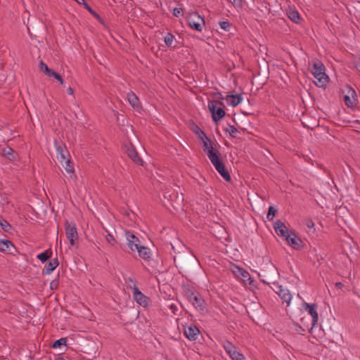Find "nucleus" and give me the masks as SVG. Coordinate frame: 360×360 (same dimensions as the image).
Listing matches in <instances>:
<instances>
[{"label": "nucleus", "instance_id": "nucleus-1", "mask_svg": "<svg viewBox=\"0 0 360 360\" xmlns=\"http://www.w3.org/2000/svg\"><path fill=\"white\" fill-rule=\"evenodd\" d=\"M203 151L206 153L210 160L221 176L227 182L231 181V176L221 159L220 152L213 146H209L206 143L202 146Z\"/></svg>", "mask_w": 360, "mask_h": 360}, {"label": "nucleus", "instance_id": "nucleus-2", "mask_svg": "<svg viewBox=\"0 0 360 360\" xmlns=\"http://www.w3.org/2000/svg\"><path fill=\"white\" fill-rule=\"evenodd\" d=\"M162 205L172 213L184 210V197L172 188H166L163 191Z\"/></svg>", "mask_w": 360, "mask_h": 360}, {"label": "nucleus", "instance_id": "nucleus-3", "mask_svg": "<svg viewBox=\"0 0 360 360\" xmlns=\"http://www.w3.org/2000/svg\"><path fill=\"white\" fill-rule=\"evenodd\" d=\"M258 276L260 281L264 284H272L274 286L278 284L276 279L279 276V273L276 266L270 261L262 265Z\"/></svg>", "mask_w": 360, "mask_h": 360}, {"label": "nucleus", "instance_id": "nucleus-4", "mask_svg": "<svg viewBox=\"0 0 360 360\" xmlns=\"http://www.w3.org/2000/svg\"><path fill=\"white\" fill-rule=\"evenodd\" d=\"M276 234L283 237L288 244L295 250H300L304 245L303 241L294 231L288 230V226H273Z\"/></svg>", "mask_w": 360, "mask_h": 360}, {"label": "nucleus", "instance_id": "nucleus-5", "mask_svg": "<svg viewBox=\"0 0 360 360\" xmlns=\"http://www.w3.org/2000/svg\"><path fill=\"white\" fill-rule=\"evenodd\" d=\"M311 72L317 79L314 84L319 87H325L328 82V76L326 73L325 66L320 60L314 61L312 64Z\"/></svg>", "mask_w": 360, "mask_h": 360}, {"label": "nucleus", "instance_id": "nucleus-6", "mask_svg": "<svg viewBox=\"0 0 360 360\" xmlns=\"http://www.w3.org/2000/svg\"><path fill=\"white\" fill-rule=\"evenodd\" d=\"M224 108V104L221 101H209L208 109L215 124H217L226 115Z\"/></svg>", "mask_w": 360, "mask_h": 360}, {"label": "nucleus", "instance_id": "nucleus-7", "mask_svg": "<svg viewBox=\"0 0 360 360\" xmlns=\"http://www.w3.org/2000/svg\"><path fill=\"white\" fill-rule=\"evenodd\" d=\"M187 25L193 30L201 32L205 21L204 17L199 15L198 12H191L186 17Z\"/></svg>", "mask_w": 360, "mask_h": 360}, {"label": "nucleus", "instance_id": "nucleus-8", "mask_svg": "<svg viewBox=\"0 0 360 360\" xmlns=\"http://www.w3.org/2000/svg\"><path fill=\"white\" fill-rule=\"evenodd\" d=\"M123 147L125 148V153L127 156L136 165H143V160L139 155L136 148L131 141L124 142Z\"/></svg>", "mask_w": 360, "mask_h": 360}, {"label": "nucleus", "instance_id": "nucleus-9", "mask_svg": "<svg viewBox=\"0 0 360 360\" xmlns=\"http://www.w3.org/2000/svg\"><path fill=\"white\" fill-rule=\"evenodd\" d=\"M302 307L308 312L309 314L311 315L312 318L311 327V329H312L314 327L317 326L319 321V314L317 312L318 304L316 303L309 304L304 302L302 303Z\"/></svg>", "mask_w": 360, "mask_h": 360}, {"label": "nucleus", "instance_id": "nucleus-10", "mask_svg": "<svg viewBox=\"0 0 360 360\" xmlns=\"http://www.w3.org/2000/svg\"><path fill=\"white\" fill-rule=\"evenodd\" d=\"M352 223V216L349 211L345 208H340L336 212V224L337 225H347Z\"/></svg>", "mask_w": 360, "mask_h": 360}, {"label": "nucleus", "instance_id": "nucleus-11", "mask_svg": "<svg viewBox=\"0 0 360 360\" xmlns=\"http://www.w3.org/2000/svg\"><path fill=\"white\" fill-rule=\"evenodd\" d=\"M191 130L197 136V138L202 141V146L206 143L209 146H213L214 142L206 136L205 133L197 124L193 123Z\"/></svg>", "mask_w": 360, "mask_h": 360}, {"label": "nucleus", "instance_id": "nucleus-12", "mask_svg": "<svg viewBox=\"0 0 360 360\" xmlns=\"http://www.w3.org/2000/svg\"><path fill=\"white\" fill-rule=\"evenodd\" d=\"M184 333L188 340L191 341H195L198 339L200 331L195 325L191 324L190 326L184 327Z\"/></svg>", "mask_w": 360, "mask_h": 360}, {"label": "nucleus", "instance_id": "nucleus-13", "mask_svg": "<svg viewBox=\"0 0 360 360\" xmlns=\"http://www.w3.org/2000/svg\"><path fill=\"white\" fill-rule=\"evenodd\" d=\"M133 296L136 303L145 308L148 307L151 302L150 299L141 292L139 288L134 289Z\"/></svg>", "mask_w": 360, "mask_h": 360}, {"label": "nucleus", "instance_id": "nucleus-14", "mask_svg": "<svg viewBox=\"0 0 360 360\" xmlns=\"http://www.w3.org/2000/svg\"><path fill=\"white\" fill-rule=\"evenodd\" d=\"M45 29V25L42 20H37L36 21H32L30 22V24L27 26V30L31 36H32V34H34V37L37 36V34H39L43 32L44 30Z\"/></svg>", "mask_w": 360, "mask_h": 360}, {"label": "nucleus", "instance_id": "nucleus-15", "mask_svg": "<svg viewBox=\"0 0 360 360\" xmlns=\"http://www.w3.org/2000/svg\"><path fill=\"white\" fill-rule=\"evenodd\" d=\"M65 234L71 246L76 245L79 240L78 233L76 226H66Z\"/></svg>", "mask_w": 360, "mask_h": 360}, {"label": "nucleus", "instance_id": "nucleus-16", "mask_svg": "<svg viewBox=\"0 0 360 360\" xmlns=\"http://www.w3.org/2000/svg\"><path fill=\"white\" fill-rule=\"evenodd\" d=\"M271 288L278 294L281 298L286 303L289 304L292 298V296L288 290H284L281 285L277 284L274 287Z\"/></svg>", "mask_w": 360, "mask_h": 360}, {"label": "nucleus", "instance_id": "nucleus-17", "mask_svg": "<svg viewBox=\"0 0 360 360\" xmlns=\"http://www.w3.org/2000/svg\"><path fill=\"white\" fill-rule=\"evenodd\" d=\"M0 154L11 162H14L18 156V153L9 146L1 149Z\"/></svg>", "mask_w": 360, "mask_h": 360}, {"label": "nucleus", "instance_id": "nucleus-18", "mask_svg": "<svg viewBox=\"0 0 360 360\" xmlns=\"http://www.w3.org/2000/svg\"><path fill=\"white\" fill-rule=\"evenodd\" d=\"M56 154L58 159H59L60 163L63 166V161L67 160L70 157V153L68 150L66 149V147H63L62 146L60 145L56 146Z\"/></svg>", "mask_w": 360, "mask_h": 360}, {"label": "nucleus", "instance_id": "nucleus-19", "mask_svg": "<svg viewBox=\"0 0 360 360\" xmlns=\"http://www.w3.org/2000/svg\"><path fill=\"white\" fill-rule=\"evenodd\" d=\"M59 265V261L57 257L51 259L44 267L42 271V275H49Z\"/></svg>", "mask_w": 360, "mask_h": 360}, {"label": "nucleus", "instance_id": "nucleus-20", "mask_svg": "<svg viewBox=\"0 0 360 360\" xmlns=\"http://www.w3.org/2000/svg\"><path fill=\"white\" fill-rule=\"evenodd\" d=\"M135 249L138 251L139 255L145 260H149L150 258V250L148 248L135 244Z\"/></svg>", "mask_w": 360, "mask_h": 360}, {"label": "nucleus", "instance_id": "nucleus-21", "mask_svg": "<svg viewBox=\"0 0 360 360\" xmlns=\"http://www.w3.org/2000/svg\"><path fill=\"white\" fill-rule=\"evenodd\" d=\"M164 41L167 46L170 49L179 48L178 41L174 40V36L171 32H167L164 37Z\"/></svg>", "mask_w": 360, "mask_h": 360}, {"label": "nucleus", "instance_id": "nucleus-22", "mask_svg": "<svg viewBox=\"0 0 360 360\" xmlns=\"http://www.w3.org/2000/svg\"><path fill=\"white\" fill-rule=\"evenodd\" d=\"M193 305L200 310L202 311L205 309L206 303L202 296L198 292L194 297L193 300L191 301Z\"/></svg>", "mask_w": 360, "mask_h": 360}, {"label": "nucleus", "instance_id": "nucleus-23", "mask_svg": "<svg viewBox=\"0 0 360 360\" xmlns=\"http://www.w3.org/2000/svg\"><path fill=\"white\" fill-rule=\"evenodd\" d=\"M287 15L290 20L297 24L301 23L302 20V18H301L299 12L295 9H292V8H289V9L287 11Z\"/></svg>", "mask_w": 360, "mask_h": 360}, {"label": "nucleus", "instance_id": "nucleus-24", "mask_svg": "<svg viewBox=\"0 0 360 360\" xmlns=\"http://www.w3.org/2000/svg\"><path fill=\"white\" fill-rule=\"evenodd\" d=\"M235 267L237 269V271H234L235 274L238 273V275H240L242 278V279L245 281H249V284L252 285V283H254V280L250 277V274L248 271L245 270L242 267H239L238 266L235 265Z\"/></svg>", "mask_w": 360, "mask_h": 360}, {"label": "nucleus", "instance_id": "nucleus-25", "mask_svg": "<svg viewBox=\"0 0 360 360\" xmlns=\"http://www.w3.org/2000/svg\"><path fill=\"white\" fill-rule=\"evenodd\" d=\"M127 100L134 109H138L141 107L139 99L134 92L131 91L127 94Z\"/></svg>", "mask_w": 360, "mask_h": 360}, {"label": "nucleus", "instance_id": "nucleus-26", "mask_svg": "<svg viewBox=\"0 0 360 360\" xmlns=\"http://www.w3.org/2000/svg\"><path fill=\"white\" fill-rule=\"evenodd\" d=\"M127 235L128 240L127 245L132 251H134V250H136L135 244H140V240L135 235L129 232H127Z\"/></svg>", "mask_w": 360, "mask_h": 360}, {"label": "nucleus", "instance_id": "nucleus-27", "mask_svg": "<svg viewBox=\"0 0 360 360\" xmlns=\"http://www.w3.org/2000/svg\"><path fill=\"white\" fill-rule=\"evenodd\" d=\"M11 247H14L11 240L1 239L0 240V251L3 252L11 253Z\"/></svg>", "mask_w": 360, "mask_h": 360}, {"label": "nucleus", "instance_id": "nucleus-28", "mask_svg": "<svg viewBox=\"0 0 360 360\" xmlns=\"http://www.w3.org/2000/svg\"><path fill=\"white\" fill-rule=\"evenodd\" d=\"M52 250L51 248L37 255V258L42 263H45L52 257Z\"/></svg>", "mask_w": 360, "mask_h": 360}, {"label": "nucleus", "instance_id": "nucleus-29", "mask_svg": "<svg viewBox=\"0 0 360 360\" xmlns=\"http://www.w3.org/2000/svg\"><path fill=\"white\" fill-rule=\"evenodd\" d=\"M196 262H197V259H196L195 257H186L182 258L179 262H180V265L183 268L188 269L189 266L187 264V263H189V264H192L193 266H195Z\"/></svg>", "mask_w": 360, "mask_h": 360}, {"label": "nucleus", "instance_id": "nucleus-30", "mask_svg": "<svg viewBox=\"0 0 360 360\" xmlns=\"http://www.w3.org/2000/svg\"><path fill=\"white\" fill-rule=\"evenodd\" d=\"M39 68L40 71L44 72L46 75L51 77V75L52 74L53 70L49 68L48 65L43 61L40 60L39 63Z\"/></svg>", "mask_w": 360, "mask_h": 360}, {"label": "nucleus", "instance_id": "nucleus-31", "mask_svg": "<svg viewBox=\"0 0 360 360\" xmlns=\"http://www.w3.org/2000/svg\"><path fill=\"white\" fill-rule=\"evenodd\" d=\"M125 283L127 285V287L129 289L133 290V292H134V289L139 288L137 287V281L136 278L132 277H128L124 278Z\"/></svg>", "mask_w": 360, "mask_h": 360}, {"label": "nucleus", "instance_id": "nucleus-32", "mask_svg": "<svg viewBox=\"0 0 360 360\" xmlns=\"http://www.w3.org/2000/svg\"><path fill=\"white\" fill-rule=\"evenodd\" d=\"M67 341H68V338H61L54 341L52 343L51 347L56 349V348H60L62 346H66Z\"/></svg>", "mask_w": 360, "mask_h": 360}, {"label": "nucleus", "instance_id": "nucleus-33", "mask_svg": "<svg viewBox=\"0 0 360 360\" xmlns=\"http://www.w3.org/2000/svg\"><path fill=\"white\" fill-rule=\"evenodd\" d=\"M243 96L241 94H233L231 99V106L236 107L243 102Z\"/></svg>", "mask_w": 360, "mask_h": 360}, {"label": "nucleus", "instance_id": "nucleus-34", "mask_svg": "<svg viewBox=\"0 0 360 360\" xmlns=\"http://www.w3.org/2000/svg\"><path fill=\"white\" fill-rule=\"evenodd\" d=\"M224 348L225 351L231 356L233 354V352L236 351V347L229 341H226L224 344Z\"/></svg>", "mask_w": 360, "mask_h": 360}, {"label": "nucleus", "instance_id": "nucleus-35", "mask_svg": "<svg viewBox=\"0 0 360 360\" xmlns=\"http://www.w3.org/2000/svg\"><path fill=\"white\" fill-rule=\"evenodd\" d=\"M85 9H86L96 19H97L99 22H103L102 18L100 16L98 13H97L94 10L91 8V7L86 3L84 5Z\"/></svg>", "mask_w": 360, "mask_h": 360}, {"label": "nucleus", "instance_id": "nucleus-36", "mask_svg": "<svg viewBox=\"0 0 360 360\" xmlns=\"http://www.w3.org/2000/svg\"><path fill=\"white\" fill-rule=\"evenodd\" d=\"M185 296L186 298L191 302L192 300H193L195 295H197L198 292L193 290V289L190 288H186L184 290Z\"/></svg>", "mask_w": 360, "mask_h": 360}, {"label": "nucleus", "instance_id": "nucleus-37", "mask_svg": "<svg viewBox=\"0 0 360 360\" xmlns=\"http://www.w3.org/2000/svg\"><path fill=\"white\" fill-rule=\"evenodd\" d=\"M65 164V169L68 173H74L75 169L72 162L70 158L63 161Z\"/></svg>", "mask_w": 360, "mask_h": 360}, {"label": "nucleus", "instance_id": "nucleus-38", "mask_svg": "<svg viewBox=\"0 0 360 360\" xmlns=\"http://www.w3.org/2000/svg\"><path fill=\"white\" fill-rule=\"evenodd\" d=\"M219 233L220 234V236L219 237V238L220 240L224 239L225 240L229 241V236H225V235L228 234V232L226 229V226H220L219 230Z\"/></svg>", "mask_w": 360, "mask_h": 360}, {"label": "nucleus", "instance_id": "nucleus-39", "mask_svg": "<svg viewBox=\"0 0 360 360\" xmlns=\"http://www.w3.org/2000/svg\"><path fill=\"white\" fill-rule=\"evenodd\" d=\"M277 212H278L277 209H276L274 206H270L269 207L268 212H267V216H266L267 219L269 221L273 220V219L276 216Z\"/></svg>", "mask_w": 360, "mask_h": 360}, {"label": "nucleus", "instance_id": "nucleus-40", "mask_svg": "<svg viewBox=\"0 0 360 360\" xmlns=\"http://www.w3.org/2000/svg\"><path fill=\"white\" fill-rule=\"evenodd\" d=\"M125 216L131 221H134V224H138L139 222L137 221V219L139 217L134 212H126Z\"/></svg>", "mask_w": 360, "mask_h": 360}, {"label": "nucleus", "instance_id": "nucleus-41", "mask_svg": "<svg viewBox=\"0 0 360 360\" xmlns=\"http://www.w3.org/2000/svg\"><path fill=\"white\" fill-rule=\"evenodd\" d=\"M219 24L220 27L226 32L230 31V29L232 27V24L230 23L229 21H220Z\"/></svg>", "mask_w": 360, "mask_h": 360}, {"label": "nucleus", "instance_id": "nucleus-42", "mask_svg": "<svg viewBox=\"0 0 360 360\" xmlns=\"http://www.w3.org/2000/svg\"><path fill=\"white\" fill-rule=\"evenodd\" d=\"M210 96L214 98L212 101H224V96L219 91L212 92Z\"/></svg>", "mask_w": 360, "mask_h": 360}, {"label": "nucleus", "instance_id": "nucleus-43", "mask_svg": "<svg viewBox=\"0 0 360 360\" xmlns=\"http://www.w3.org/2000/svg\"><path fill=\"white\" fill-rule=\"evenodd\" d=\"M232 360H245L244 356L237 350L230 356Z\"/></svg>", "mask_w": 360, "mask_h": 360}, {"label": "nucleus", "instance_id": "nucleus-44", "mask_svg": "<svg viewBox=\"0 0 360 360\" xmlns=\"http://www.w3.org/2000/svg\"><path fill=\"white\" fill-rule=\"evenodd\" d=\"M51 77H53L55 79H56L60 84H63L64 80L62 77V76L56 72V71H53L52 74L51 75Z\"/></svg>", "mask_w": 360, "mask_h": 360}, {"label": "nucleus", "instance_id": "nucleus-45", "mask_svg": "<svg viewBox=\"0 0 360 360\" xmlns=\"http://www.w3.org/2000/svg\"><path fill=\"white\" fill-rule=\"evenodd\" d=\"M344 102L345 105L349 108H352L354 105H356L355 103L351 100L348 95L345 96Z\"/></svg>", "mask_w": 360, "mask_h": 360}, {"label": "nucleus", "instance_id": "nucleus-46", "mask_svg": "<svg viewBox=\"0 0 360 360\" xmlns=\"http://www.w3.org/2000/svg\"><path fill=\"white\" fill-rule=\"evenodd\" d=\"M229 128L226 129V131H228L232 137L235 138V134L238 132L237 128L235 127L233 125H229Z\"/></svg>", "mask_w": 360, "mask_h": 360}, {"label": "nucleus", "instance_id": "nucleus-47", "mask_svg": "<svg viewBox=\"0 0 360 360\" xmlns=\"http://www.w3.org/2000/svg\"><path fill=\"white\" fill-rule=\"evenodd\" d=\"M229 3H231L235 7H242L243 0H227Z\"/></svg>", "mask_w": 360, "mask_h": 360}, {"label": "nucleus", "instance_id": "nucleus-48", "mask_svg": "<svg viewBox=\"0 0 360 360\" xmlns=\"http://www.w3.org/2000/svg\"><path fill=\"white\" fill-rule=\"evenodd\" d=\"M183 12V9L181 8H175L173 10V15L176 17H179L180 15H181Z\"/></svg>", "mask_w": 360, "mask_h": 360}, {"label": "nucleus", "instance_id": "nucleus-49", "mask_svg": "<svg viewBox=\"0 0 360 360\" xmlns=\"http://www.w3.org/2000/svg\"><path fill=\"white\" fill-rule=\"evenodd\" d=\"M51 288L52 290L53 289H56L58 288V281L57 280H53L51 282Z\"/></svg>", "mask_w": 360, "mask_h": 360}, {"label": "nucleus", "instance_id": "nucleus-50", "mask_svg": "<svg viewBox=\"0 0 360 360\" xmlns=\"http://www.w3.org/2000/svg\"><path fill=\"white\" fill-rule=\"evenodd\" d=\"M106 240H107L110 243H111V244H112V241H115V238H114V237H113L111 234H110V233H108V234L106 236Z\"/></svg>", "mask_w": 360, "mask_h": 360}, {"label": "nucleus", "instance_id": "nucleus-51", "mask_svg": "<svg viewBox=\"0 0 360 360\" xmlns=\"http://www.w3.org/2000/svg\"><path fill=\"white\" fill-rule=\"evenodd\" d=\"M13 226H1V229L4 231L5 232L10 233L11 230H13Z\"/></svg>", "mask_w": 360, "mask_h": 360}, {"label": "nucleus", "instance_id": "nucleus-52", "mask_svg": "<svg viewBox=\"0 0 360 360\" xmlns=\"http://www.w3.org/2000/svg\"><path fill=\"white\" fill-rule=\"evenodd\" d=\"M233 94H228L226 97H224V100L227 101V103L231 105V99Z\"/></svg>", "mask_w": 360, "mask_h": 360}, {"label": "nucleus", "instance_id": "nucleus-53", "mask_svg": "<svg viewBox=\"0 0 360 360\" xmlns=\"http://www.w3.org/2000/svg\"><path fill=\"white\" fill-rule=\"evenodd\" d=\"M335 285L338 289H342V288L344 287V284L341 282L335 283Z\"/></svg>", "mask_w": 360, "mask_h": 360}, {"label": "nucleus", "instance_id": "nucleus-54", "mask_svg": "<svg viewBox=\"0 0 360 360\" xmlns=\"http://www.w3.org/2000/svg\"><path fill=\"white\" fill-rule=\"evenodd\" d=\"M272 225H274V226H283V225H285V224H284V223L281 220H277Z\"/></svg>", "mask_w": 360, "mask_h": 360}, {"label": "nucleus", "instance_id": "nucleus-55", "mask_svg": "<svg viewBox=\"0 0 360 360\" xmlns=\"http://www.w3.org/2000/svg\"><path fill=\"white\" fill-rule=\"evenodd\" d=\"M67 92L69 95H73L74 94V92H75V90L72 87H68V89H67Z\"/></svg>", "mask_w": 360, "mask_h": 360}, {"label": "nucleus", "instance_id": "nucleus-56", "mask_svg": "<svg viewBox=\"0 0 360 360\" xmlns=\"http://www.w3.org/2000/svg\"><path fill=\"white\" fill-rule=\"evenodd\" d=\"M0 225L1 226H3V225H10V224L6 221V220H2V221H0Z\"/></svg>", "mask_w": 360, "mask_h": 360}, {"label": "nucleus", "instance_id": "nucleus-57", "mask_svg": "<svg viewBox=\"0 0 360 360\" xmlns=\"http://www.w3.org/2000/svg\"><path fill=\"white\" fill-rule=\"evenodd\" d=\"M75 1H77L79 4H81L83 6L86 4L85 0H75Z\"/></svg>", "mask_w": 360, "mask_h": 360}, {"label": "nucleus", "instance_id": "nucleus-58", "mask_svg": "<svg viewBox=\"0 0 360 360\" xmlns=\"http://www.w3.org/2000/svg\"><path fill=\"white\" fill-rule=\"evenodd\" d=\"M266 6H265V8L268 11V13H270L271 11V8H270V5L269 4H266L265 3Z\"/></svg>", "mask_w": 360, "mask_h": 360}, {"label": "nucleus", "instance_id": "nucleus-59", "mask_svg": "<svg viewBox=\"0 0 360 360\" xmlns=\"http://www.w3.org/2000/svg\"><path fill=\"white\" fill-rule=\"evenodd\" d=\"M356 68L357 69V70L360 72V61L359 63H356Z\"/></svg>", "mask_w": 360, "mask_h": 360}, {"label": "nucleus", "instance_id": "nucleus-60", "mask_svg": "<svg viewBox=\"0 0 360 360\" xmlns=\"http://www.w3.org/2000/svg\"><path fill=\"white\" fill-rule=\"evenodd\" d=\"M56 360H67L66 359L63 358V357H61V356H58L56 359Z\"/></svg>", "mask_w": 360, "mask_h": 360}, {"label": "nucleus", "instance_id": "nucleus-61", "mask_svg": "<svg viewBox=\"0 0 360 360\" xmlns=\"http://www.w3.org/2000/svg\"><path fill=\"white\" fill-rule=\"evenodd\" d=\"M264 76H265V81L264 83H262V84H264L267 81V79H268V77L266 76V73H264ZM262 86H263V85H262ZM262 86L260 87V89H262Z\"/></svg>", "mask_w": 360, "mask_h": 360}, {"label": "nucleus", "instance_id": "nucleus-62", "mask_svg": "<svg viewBox=\"0 0 360 360\" xmlns=\"http://www.w3.org/2000/svg\"><path fill=\"white\" fill-rule=\"evenodd\" d=\"M171 309L173 310H175V309H176V307L174 306V304H172V305H171Z\"/></svg>", "mask_w": 360, "mask_h": 360}, {"label": "nucleus", "instance_id": "nucleus-63", "mask_svg": "<svg viewBox=\"0 0 360 360\" xmlns=\"http://www.w3.org/2000/svg\"><path fill=\"white\" fill-rule=\"evenodd\" d=\"M309 223H311V225L314 226V223L311 221V219H309Z\"/></svg>", "mask_w": 360, "mask_h": 360}, {"label": "nucleus", "instance_id": "nucleus-64", "mask_svg": "<svg viewBox=\"0 0 360 360\" xmlns=\"http://www.w3.org/2000/svg\"><path fill=\"white\" fill-rule=\"evenodd\" d=\"M124 224H127V225H131V224H129V222L128 221H127V220H124Z\"/></svg>", "mask_w": 360, "mask_h": 360}]
</instances>
